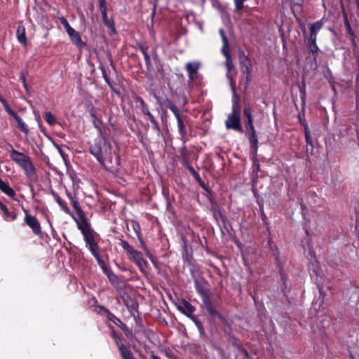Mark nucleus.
Here are the masks:
<instances>
[{
  "instance_id": "1",
  "label": "nucleus",
  "mask_w": 359,
  "mask_h": 359,
  "mask_svg": "<svg viewBox=\"0 0 359 359\" xmlns=\"http://www.w3.org/2000/svg\"><path fill=\"white\" fill-rule=\"evenodd\" d=\"M91 116L93 124L98 130L99 135L89 144V152L102 167H105V158L107 157L111 158L112 147L102 130V120L94 113L91 114Z\"/></svg>"
},
{
  "instance_id": "2",
  "label": "nucleus",
  "mask_w": 359,
  "mask_h": 359,
  "mask_svg": "<svg viewBox=\"0 0 359 359\" xmlns=\"http://www.w3.org/2000/svg\"><path fill=\"white\" fill-rule=\"evenodd\" d=\"M321 303L318 300L314 299L312 302V306L310 310V318L311 320V327L314 330L315 325L320 331L327 329L332 325L331 317L322 310Z\"/></svg>"
},
{
  "instance_id": "3",
  "label": "nucleus",
  "mask_w": 359,
  "mask_h": 359,
  "mask_svg": "<svg viewBox=\"0 0 359 359\" xmlns=\"http://www.w3.org/2000/svg\"><path fill=\"white\" fill-rule=\"evenodd\" d=\"M78 229L81 231L86 248L89 250L91 254H95L100 252L99 245L95 241L96 233L91 228L90 224L87 221L86 218H83V220L79 222L76 220Z\"/></svg>"
},
{
  "instance_id": "4",
  "label": "nucleus",
  "mask_w": 359,
  "mask_h": 359,
  "mask_svg": "<svg viewBox=\"0 0 359 359\" xmlns=\"http://www.w3.org/2000/svg\"><path fill=\"white\" fill-rule=\"evenodd\" d=\"M232 91L233 94L232 100V111L231 113L229 114L228 118L225 121V125L228 129L242 132L243 129L241 126V105L239 104L236 90L233 87L232 88Z\"/></svg>"
},
{
  "instance_id": "5",
  "label": "nucleus",
  "mask_w": 359,
  "mask_h": 359,
  "mask_svg": "<svg viewBox=\"0 0 359 359\" xmlns=\"http://www.w3.org/2000/svg\"><path fill=\"white\" fill-rule=\"evenodd\" d=\"M120 245L127 253L129 259L135 264L142 273H145L148 268V264L146 259L143 257V254L135 250L126 241L121 240Z\"/></svg>"
},
{
  "instance_id": "6",
  "label": "nucleus",
  "mask_w": 359,
  "mask_h": 359,
  "mask_svg": "<svg viewBox=\"0 0 359 359\" xmlns=\"http://www.w3.org/2000/svg\"><path fill=\"white\" fill-rule=\"evenodd\" d=\"M24 211L25 213V222L32 229L35 234H40L41 233V225L36 217L28 214L25 210Z\"/></svg>"
},
{
  "instance_id": "7",
  "label": "nucleus",
  "mask_w": 359,
  "mask_h": 359,
  "mask_svg": "<svg viewBox=\"0 0 359 359\" xmlns=\"http://www.w3.org/2000/svg\"><path fill=\"white\" fill-rule=\"evenodd\" d=\"M11 158L20 167H22L30 158L24 153L20 152L14 149L11 151Z\"/></svg>"
},
{
  "instance_id": "8",
  "label": "nucleus",
  "mask_w": 359,
  "mask_h": 359,
  "mask_svg": "<svg viewBox=\"0 0 359 359\" xmlns=\"http://www.w3.org/2000/svg\"><path fill=\"white\" fill-rule=\"evenodd\" d=\"M201 63L198 61H191L186 64L185 69L188 73L189 80L192 81L196 78Z\"/></svg>"
},
{
  "instance_id": "9",
  "label": "nucleus",
  "mask_w": 359,
  "mask_h": 359,
  "mask_svg": "<svg viewBox=\"0 0 359 359\" xmlns=\"http://www.w3.org/2000/svg\"><path fill=\"white\" fill-rule=\"evenodd\" d=\"M316 283L317 285V287L318 288L320 296L323 297V299L325 298V296L326 295V291L331 290L330 285H325L324 286V283L323 281V278L320 275L318 272H316Z\"/></svg>"
},
{
  "instance_id": "10",
  "label": "nucleus",
  "mask_w": 359,
  "mask_h": 359,
  "mask_svg": "<svg viewBox=\"0 0 359 359\" xmlns=\"http://www.w3.org/2000/svg\"><path fill=\"white\" fill-rule=\"evenodd\" d=\"M67 33L68 34L72 42L77 47L81 48L85 46L79 33L74 29H71V31H69Z\"/></svg>"
},
{
  "instance_id": "11",
  "label": "nucleus",
  "mask_w": 359,
  "mask_h": 359,
  "mask_svg": "<svg viewBox=\"0 0 359 359\" xmlns=\"http://www.w3.org/2000/svg\"><path fill=\"white\" fill-rule=\"evenodd\" d=\"M194 281L196 290L201 295V298H203L205 296L209 295L208 289L206 287L205 283L204 282L200 281L196 278L194 279Z\"/></svg>"
},
{
  "instance_id": "12",
  "label": "nucleus",
  "mask_w": 359,
  "mask_h": 359,
  "mask_svg": "<svg viewBox=\"0 0 359 359\" xmlns=\"http://www.w3.org/2000/svg\"><path fill=\"white\" fill-rule=\"evenodd\" d=\"M0 190L6 196L13 198L16 194L12 187H11L8 183L6 181H4L0 177Z\"/></svg>"
},
{
  "instance_id": "13",
  "label": "nucleus",
  "mask_w": 359,
  "mask_h": 359,
  "mask_svg": "<svg viewBox=\"0 0 359 359\" xmlns=\"http://www.w3.org/2000/svg\"><path fill=\"white\" fill-rule=\"evenodd\" d=\"M115 341L123 359H135L132 352L125 345L120 344L116 338Z\"/></svg>"
},
{
  "instance_id": "14",
  "label": "nucleus",
  "mask_w": 359,
  "mask_h": 359,
  "mask_svg": "<svg viewBox=\"0 0 359 359\" xmlns=\"http://www.w3.org/2000/svg\"><path fill=\"white\" fill-rule=\"evenodd\" d=\"M178 309L182 313L190 318L191 314L195 311L196 308L187 301H184L182 304L178 306Z\"/></svg>"
},
{
  "instance_id": "15",
  "label": "nucleus",
  "mask_w": 359,
  "mask_h": 359,
  "mask_svg": "<svg viewBox=\"0 0 359 359\" xmlns=\"http://www.w3.org/2000/svg\"><path fill=\"white\" fill-rule=\"evenodd\" d=\"M16 36L18 41L23 46L27 45V37L25 33V27L22 25H20L18 27L16 31Z\"/></svg>"
},
{
  "instance_id": "16",
  "label": "nucleus",
  "mask_w": 359,
  "mask_h": 359,
  "mask_svg": "<svg viewBox=\"0 0 359 359\" xmlns=\"http://www.w3.org/2000/svg\"><path fill=\"white\" fill-rule=\"evenodd\" d=\"M323 23L322 20L317 21L313 24L309 25L310 36L311 38H317L318 32L323 27Z\"/></svg>"
},
{
  "instance_id": "17",
  "label": "nucleus",
  "mask_w": 359,
  "mask_h": 359,
  "mask_svg": "<svg viewBox=\"0 0 359 359\" xmlns=\"http://www.w3.org/2000/svg\"><path fill=\"white\" fill-rule=\"evenodd\" d=\"M241 70L243 73L246 74L247 80L248 81L251 74V62L248 57L241 61Z\"/></svg>"
},
{
  "instance_id": "18",
  "label": "nucleus",
  "mask_w": 359,
  "mask_h": 359,
  "mask_svg": "<svg viewBox=\"0 0 359 359\" xmlns=\"http://www.w3.org/2000/svg\"><path fill=\"white\" fill-rule=\"evenodd\" d=\"M21 168L24 170L27 176H32L36 172V168L31 161V159L27 161Z\"/></svg>"
},
{
  "instance_id": "19",
  "label": "nucleus",
  "mask_w": 359,
  "mask_h": 359,
  "mask_svg": "<svg viewBox=\"0 0 359 359\" xmlns=\"http://www.w3.org/2000/svg\"><path fill=\"white\" fill-rule=\"evenodd\" d=\"M225 65H226V67L227 68V73H226V77L230 79V83H231V88L234 87V85L233 83V81L231 80V75H230V72L233 69V61H232V59H231V57H226V62H225Z\"/></svg>"
},
{
  "instance_id": "20",
  "label": "nucleus",
  "mask_w": 359,
  "mask_h": 359,
  "mask_svg": "<svg viewBox=\"0 0 359 359\" xmlns=\"http://www.w3.org/2000/svg\"><path fill=\"white\" fill-rule=\"evenodd\" d=\"M50 194L55 200V201L57 203V204L62 208V209L67 213L69 212V209L66 205L65 202L60 198L58 194H57L53 190L50 191Z\"/></svg>"
},
{
  "instance_id": "21",
  "label": "nucleus",
  "mask_w": 359,
  "mask_h": 359,
  "mask_svg": "<svg viewBox=\"0 0 359 359\" xmlns=\"http://www.w3.org/2000/svg\"><path fill=\"white\" fill-rule=\"evenodd\" d=\"M107 318L109 320L113 322L117 327L123 326V323L109 310L106 311Z\"/></svg>"
},
{
  "instance_id": "22",
  "label": "nucleus",
  "mask_w": 359,
  "mask_h": 359,
  "mask_svg": "<svg viewBox=\"0 0 359 359\" xmlns=\"http://www.w3.org/2000/svg\"><path fill=\"white\" fill-rule=\"evenodd\" d=\"M71 203H72V205L74 209L75 210L76 213L79 215V216L81 219V221H82L83 218H86V217L84 216V213L80 206V204H79L77 198H76L72 201H71Z\"/></svg>"
},
{
  "instance_id": "23",
  "label": "nucleus",
  "mask_w": 359,
  "mask_h": 359,
  "mask_svg": "<svg viewBox=\"0 0 359 359\" xmlns=\"http://www.w3.org/2000/svg\"><path fill=\"white\" fill-rule=\"evenodd\" d=\"M68 175L72 182V186L74 191L79 189V183L81 182L80 179L76 176V174L74 172H68Z\"/></svg>"
},
{
  "instance_id": "24",
  "label": "nucleus",
  "mask_w": 359,
  "mask_h": 359,
  "mask_svg": "<svg viewBox=\"0 0 359 359\" xmlns=\"http://www.w3.org/2000/svg\"><path fill=\"white\" fill-rule=\"evenodd\" d=\"M317 38H311L309 39V52L312 54H316L319 51V48L316 43Z\"/></svg>"
},
{
  "instance_id": "25",
  "label": "nucleus",
  "mask_w": 359,
  "mask_h": 359,
  "mask_svg": "<svg viewBox=\"0 0 359 359\" xmlns=\"http://www.w3.org/2000/svg\"><path fill=\"white\" fill-rule=\"evenodd\" d=\"M249 142L250 143V149L251 153L252 154V157H257V150H258V139L257 137L255 138H249Z\"/></svg>"
},
{
  "instance_id": "26",
  "label": "nucleus",
  "mask_w": 359,
  "mask_h": 359,
  "mask_svg": "<svg viewBox=\"0 0 359 359\" xmlns=\"http://www.w3.org/2000/svg\"><path fill=\"white\" fill-rule=\"evenodd\" d=\"M165 106L172 111V112L174 114L175 118L180 116V111L177 106L172 103L170 100L167 99L165 100Z\"/></svg>"
},
{
  "instance_id": "27",
  "label": "nucleus",
  "mask_w": 359,
  "mask_h": 359,
  "mask_svg": "<svg viewBox=\"0 0 359 359\" xmlns=\"http://www.w3.org/2000/svg\"><path fill=\"white\" fill-rule=\"evenodd\" d=\"M176 118L177 121V127H178L179 133L182 137H184L187 135V130H186L185 126L184 125V123L182 121V119L181 118V116L177 117Z\"/></svg>"
},
{
  "instance_id": "28",
  "label": "nucleus",
  "mask_w": 359,
  "mask_h": 359,
  "mask_svg": "<svg viewBox=\"0 0 359 359\" xmlns=\"http://www.w3.org/2000/svg\"><path fill=\"white\" fill-rule=\"evenodd\" d=\"M136 100L137 102L140 103V109H141V111L142 113L147 116V114H149L150 113L149 110V108H148V106L147 105V104L144 102V100L141 97H137L136 98Z\"/></svg>"
},
{
  "instance_id": "29",
  "label": "nucleus",
  "mask_w": 359,
  "mask_h": 359,
  "mask_svg": "<svg viewBox=\"0 0 359 359\" xmlns=\"http://www.w3.org/2000/svg\"><path fill=\"white\" fill-rule=\"evenodd\" d=\"M247 129L249 130V138L257 137L256 130L253 126L252 120L247 121Z\"/></svg>"
},
{
  "instance_id": "30",
  "label": "nucleus",
  "mask_w": 359,
  "mask_h": 359,
  "mask_svg": "<svg viewBox=\"0 0 359 359\" xmlns=\"http://www.w3.org/2000/svg\"><path fill=\"white\" fill-rule=\"evenodd\" d=\"M44 119L50 126H55L57 123L55 117L50 111H46L44 113Z\"/></svg>"
},
{
  "instance_id": "31",
  "label": "nucleus",
  "mask_w": 359,
  "mask_h": 359,
  "mask_svg": "<svg viewBox=\"0 0 359 359\" xmlns=\"http://www.w3.org/2000/svg\"><path fill=\"white\" fill-rule=\"evenodd\" d=\"M208 314L213 318H219L220 320L222 319V315L217 311L215 305L210 306L207 310Z\"/></svg>"
},
{
  "instance_id": "32",
  "label": "nucleus",
  "mask_w": 359,
  "mask_h": 359,
  "mask_svg": "<svg viewBox=\"0 0 359 359\" xmlns=\"http://www.w3.org/2000/svg\"><path fill=\"white\" fill-rule=\"evenodd\" d=\"M208 314L213 318H219L220 320L222 319V315L217 311L215 305L210 306L207 310Z\"/></svg>"
},
{
  "instance_id": "33",
  "label": "nucleus",
  "mask_w": 359,
  "mask_h": 359,
  "mask_svg": "<svg viewBox=\"0 0 359 359\" xmlns=\"http://www.w3.org/2000/svg\"><path fill=\"white\" fill-rule=\"evenodd\" d=\"M100 69L102 72V77L104 79L105 82L108 84V86L110 87L111 89H114V87L110 81V79L107 75V70L105 67L101 64L100 65Z\"/></svg>"
},
{
  "instance_id": "34",
  "label": "nucleus",
  "mask_w": 359,
  "mask_h": 359,
  "mask_svg": "<svg viewBox=\"0 0 359 359\" xmlns=\"http://www.w3.org/2000/svg\"><path fill=\"white\" fill-rule=\"evenodd\" d=\"M201 299L203 307L205 310H207L208 308L214 305L209 295L203 297V298H201Z\"/></svg>"
},
{
  "instance_id": "35",
  "label": "nucleus",
  "mask_w": 359,
  "mask_h": 359,
  "mask_svg": "<svg viewBox=\"0 0 359 359\" xmlns=\"http://www.w3.org/2000/svg\"><path fill=\"white\" fill-rule=\"evenodd\" d=\"M103 23L104 24V25L106 27H107L111 32H113L114 33H116V28H115V22H114V20L112 19V18H109L108 20H104V22H103Z\"/></svg>"
},
{
  "instance_id": "36",
  "label": "nucleus",
  "mask_w": 359,
  "mask_h": 359,
  "mask_svg": "<svg viewBox=\"0 0 359 359\" xmlns=\"http://www.w3.org/2000/svg\"><path fill=\"white\" fill-rule=\"evenodd\" d=\"M259 167L260 165L257 157H252V172L256 175H257V173L259 170Z\"/></svg>"
},
{
  "instance_id": "37",
  "label": "nucleus",
  "mask_w": 359,
  "mask_h": 359,
  "mask_svg": "<svg viewBox=\"0 0 359 359\" xmlns=\"http://www.w3.org/2000/svg\"><path fill=\"white\" fill-rule=\"evenodd\" d=\"M93 256L95 258L99 266L102 269L107 266L106 264L104 263V262L100 255V252L93 254Z\"/></svg>"
},
{
  "instance_id": "38",
  "label": "nucleus",
  "mask_w": 359,
  "mask_h": 359,
  "mask_svg": "<svg viewBox=\"0 0 359 359\" xmlns=\"http://www.w3.org/2000/svg\"><path fill=\"white\" fill-rule=\"evenodd\" d=\"M60 22L62 23V25H63L64 28L65 29L66 32H69V31H71V29H72L73 28L69 25L67 20L64 17V16H61L60 18Z\"/></svg>"
},
{
  "instance_id": "39",
  "label": "nucleus",
  "mask_w": 359,
  "mask_h": 359,
  "mask_svg": "<svg viewBox=\"0 0 359 359\" xmlns=\"http://www.w3.org/2000/svg\"><path fill=\"white\" fill-rule=\"evenodd\" d=\"M305 140L307 145H309L311 147V149L312 150L313 148V145L308 128H305Z\"/></svg>"
},
{
  "instance_id": "40",
  "label": "nucleus",
  "mask_w": 359,
  "mask_h": 359,
  "mask_svg": "<svg viewBox=\"0 0 359 359\" xmlns=\"http://www.w3.org/2000/svg\"><path fill=\"white\" fill-rule=\"evenodd\" d=\"M274 256H275L276 264H277V266L279 268L281 279L283 281V284H285V277H284V275H283V268L280 265V259H279L278 254V253H274Z\"/></svg>"
},
{
  "instance_id": "41",
  "label": "nucleus",
  "mask_w": 359,
  "mask_h": 359,
  "mask_svg": "<svg viewBox=\"0 0 359 359\" xmlns=\"http://www.w3.org/2000/svg\"><path fill=\"white\" fill-rule=\"evenodd\" d=\"M1 210H2V212H4L6 217H12L13 220L16 219V216L12 215V213L9 211L8 208L5 204L1 207Z\"/></svg>"
},
{
  "instance_id": "42",
  "label": "nucleus",
  "mask_w": 359,
  "mask_h": 359,
  "mask_svg": "<svg viewBox=\"0 0 359 359\" xmlns=\"http://www.w3.org/2000/svg\"><path fill=\"white\" fill-rule=\"evenodd\" d=\"M146 256L150 259L151 263L154 264V266L157 268L158 267V262L155 257L151 254L150 250H147V252L145 253Z\"/></svg>"
},
{
  "instance_id": "43",
  "label": "nucleus",
  "mask_w": 359,
  "mask_h": 359,
  "mask_svg": "<svg viewBox=\"0 0 359 359\" xmlns=\"http://www.w3.org/2000/svg\"><path fill=\"white\" fill-rule=\"evenodd\" d=\"M107 278H109V281L111 283H114L116 282L117 276L115 275V273L112 271V270H110L107 274H105Z\"/></svg>"
},
{
  "instance_id": "44",
  "label": "nucleus",
  "mask_w": 359,
  "mask_h": 359,
  "mask_svg": "<svg viewBox=\"0 0 359 359\" xmlns=\"http://www.w3.org/2000/svg\"><path fill=\"white\" fill-rule=\"evenodd\" d=\"M222 53L225 56V57H230L231 55L229 53V43L226 42V46H225V43H223L222 48Z\"/></svg>"
},
{
  "instance_id": "45",
  "label": "nucleus",
  "mask_w": 359,
  "mask_h": 359,
  "mask_svg": "<svg viewBox=\"0 0 359 359\" xmlns=\"http://www.w3.org/2000/svg\"><path fill=\"white\" fill-rule=\"evenodd\" d=\"M18 126L25 134L29 133V129L24 121L18 124Z\"/></svg>"
},
{
  "instance_id": "46",
  "label": "nucleus",
  "mask_w": 359,
  "mask_h": 359,
  "mask_svg": "<svg viewBox=\"0 0 359 359\" xmlns=\"http://www.w3.org/2000/svg\"><path fill=\"white\" fill-rule=\"evenodd\" d=\"M244 115L247 118V121L252 120V110L250 107H245L244 109Z\"/></svg>"
},
{
  "instance_id": "47",
  "label": "nucleus",
  "mask_w": 359,
  "mask_h": 359,
  "mask_svg": "<svg viewBox=\"0 0 359 359\" xmlns=\"http://www.w3.org/2000/svg\"><path fill=\"white\" fill-rule=\"evenodd\" d=\"M144 59L147 69L150 70L152 68V64H151V61L149 55L144 56Z\"/></svg>"
},
{
  "instance_id": "48",
  "label": "nucleus",
  "mask_w": 359,
  "mask_h": 359,
  "mask_svg": "<svg viewBox=\"0 0 359 359\" xmlns=\"http://www.w3.org/2000/svg\"><path fill=\"white\" fill-rule=\"evenodd\" d=\"M138 48L141 50V52H142V53L143 54L144 56L149 55V53L147 52V50H148V46H145V45H143V44H140L138 46Z\"/></svg>"
},
{
  "instance_id": "49",
  "label": "nucleus",
  "mask_w": 359,
  "mask_h": 359,
  "mask_svg": "<svg viewBox=\"0 0 359 359\" xmlns=\"http://www.w3.org/2000/svg\"><path fill=\"white\" fill-rule=\"evenodd\" d=\"M246 0H234L236 9L240 10L243 7V3Z\"/></svg>"
},
{
  "instance_id": "50",
  "label": "nucleus",
  "mask_w": 359,
  "mask_h": 359,
  "mask_svg": "<svg viewBox=\"0 0 359 359\" xmlns=\"http://www.w3.org/2000/svg\"><path fill=\"white\" fill-rule=\"evenodd\" d=\"M137 237L140 242V247L143 250L144 253H146L147 250H149L147 248V245H145L144 242L143 241V240L142 239V238L139 233L137 234Z\"/></svg>"
},
{
  "instance_id": "51",
  "label": "nucleus",
  "mask_w": 359,
  "mask_h": 359,
  "mask_svg": "<svg viewBox=\"0 0 359 359\" xmlns=\"http://www.w3.org/2000/svg\"><path fill=\"white\" fill-rule=\"evenodd\" d=\"M152 123V128L153 129L158 133H161V128L159 127V125H158V121H156V119H155L154 121L151 122Z\"/></svg>"
},
{
  "instance_id": "52",
  "label": "nucleus",
  "mask_w": 359,
  "mask_h": 359,
  "mask_svg": "<svg viewBox=\"0 0 359 359\" xmlns=\"http://www.w3.org/2000/svg\"><path fill=\"white\" fill-rule=\"evenodd\" d=\"M345 25H346V29L348 31V33L351 36H353V38L355 37V34H354V32L348 22V21L347 20H346V22H345Z\"/></svg>"
},
{
  "instance_id": "53",
  "label": "nucleus",
  "mask_w": 359,
  "mask_h": 359,
  "mask_svg": "<svg viewBox=\"0 0 359 359\" xmlns=\"http://www.w3.org/2000/svg\"><path fill=\"white\" fill-rule=\"evenodd\" d=\"M219 34L221 36L222 43H225V46H226V42H228L227 37L225 35V32L222 29H220L219 30Z\"/></svg>"
},
{
  "instance_id": "54",
  "label": "nucleus",
  "mask_w": 359,
  "mask_h": 359,
  "mask_svg": "<svg viewBox=\"0 0 359 359\" xmlns=\"http://www.w3.org/2000/svg\"><path fill=\"white\" fill-rule=\"evenodd\" d=\"M120 328L124 332L126 336H128L129 334H131V330L127 327L126 324L123 323V326H121Z\"/></svg>"
},
{
  "instance_id": "55",
  "label": "nucleus",
  "mask_w": 359,
  "mask_h": 359,
  "mask_svg": "<svg viewBox=\"0 0 359 359\" xmlns=\"http://www.w3.org/2000/svg\"><path fill=\"white\" fill-rule=\"evenodd\" d=\"M5 110L6 111V112L11 115L12 117L16 114L11 107L10 106L7 107L6 108H5Z\"/></svg>"
},
{
  "instance_id": "56",
  "label": "nucleus",
  "mask_w": 359,
  "mask_h": 359,
  "mask_svg": "<svg viewBox=\"0 0 359 359\" xmlns=\"http://www.w3.org/2000/svg\"><path fill=\"white\" fill-rule=\"evenodd\" d=\"M355 71L357 72V78H358L359 77V56L356 57Z\"/></svg>"
},
{
  "instance_id": "57",
  "label": "nucleus",
  "mask_w": 359,
  "mask_h": 359,
  "mask_svg": "<svg viewBox=\"0 0 359 359\" xmlns=\"http://www.w3.org/2000/svg\"><path fill=\"white\" fill-rule=\"evenodd\" d=\"M13 117L18 124L23 121L22 119L17 114H15Z\"/></svg>"
},
{
  "instance_id": "58",
  "label": "nucleus",
  "mask_w": 359,
  "mask_h": 359,
  "mask_svg": "<svg viewBox=\"0 0 359 359\" xmlns=\"http://www.w3.org/2000/svg\"><path fill=\"white\" fill-rule=\"evenodd\" d=\"M66 194H67V197L69 198V199L72 201L74 199H75L76 197L73 196L69 191H68L67 190L66 191Z\"/></svg>"
},
{
  "instance_id": "59",
  "label": "nucleus",
  "mask_w": 359,
  "mask_h": 359,
  "mask_svg": "<svg viewBox=\"0 0 359 359\" xmlns=\"http://www.w3.org/2000/svg\"><path fill=\"white\" fill-rule=\"evenodd\" d=\"M102 14V20L103 22H104V20H108L109 18H107V11L106 12H102L101 13Z\"/></svg>"
},
{
  "instance_id": "60",
  "label": "nucleus",
  "mask_w": 359,
  "mask_h": 359,
  "mask_svg": "<svg viewBox=\"0 0 359 359\" xmlns=\"http://www.w3.org/2000/svg\"><path fill=\"white\" fill-rule=\"evenodd\" d=\"M100 12H106L107 11V8L106 5L99 6Z\"/></svg>"
},
{
  "instance_id": "61",
  "label": "nucleus",
  "mask_w": 359,
  "mask_h": 359,
  "mask_svg": "<svg viewBox=\"0 0 359 359\" xmlns=\"http://www.w3.org/2000/svg\"><path fill=\"white\" fill-rule=\"evenodd\" d=\"M150 120L151 122L154 121L156 118H154V115L150 112L149 114L147 115Z\"/></svg>"
},
{
  "instance_id": "62",
  "label": "nucleus",
  "mask_w": 359,
  "mask_h": 359,
  "mask_svg": "<svg viewBox=\"0 0 359 359\" xmlns=\"http://www.w3.org/2000/svg\"><path fill=\"white\" fill-rule=\"evenodd\" d=\"M103 271V272L107 274L110 270H111L109 267H108L107 266L106 267H104V269H102Z\"/></svg>"
},
{
  "instance_id": "63",
  "label": "nucleus",
  "mask_w": 359,
  "mask_h": 359,
  "mask_svg": "<svg viewBox=\"0 0 359 359\" xmlns=\"http://www.w3.org/2000/svg\"><path fill=\"white\" fill-rule=\"evenodd\" d=\"M188 170H189L190 173L194 172L195 169L193 168V166L189 165L187 166Z\"/></svg>"
},
{
  "instance_id": "64",
  "label": "nucleus",
  "mask_w": 359,
  "mask_h": 359,
  "mask_svg": "<svg viewBox=\"0 0 359 359\" xmlns=\"http://www.w3.org/2000/svg\"><path fill=\"white\" fill-rule=\"evenodd\" d=\"M245 357L243 358V359H252V358L249 355V354L248 353V352H247V351H245Z\"/></svg>"
}]
</instances>
